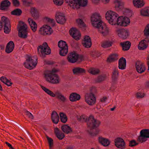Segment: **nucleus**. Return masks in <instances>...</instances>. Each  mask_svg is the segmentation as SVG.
<instances>
[{
  "label": "nucleus",
  "mask_w": 149,
  "mask_h": 149,
  "mask_svg": "<svg viewBox=\"0 0 149 149\" xmlns=\"http://www.w3.org/2000/svg\"><path fill=\"white\" fill-rule=\"evenodd\" d=\"M46 137L48 141L49 148L50 149H51L54 146L53 140L52 138L49 137L47 135L46 136Z\"/></svg>",
  "instance_id": "nucleus-50"
},
{
  "label": "nucleus",
  "mask_w": 149,
  "mask_h": 149,
  "mask_svg": "<svg viewBox=\"0 0 149 149\" xmlns=\"http://www.w3.org/2000/svg\"><path fill=\"white\" fill-rule=\"evenodd\" d=\"M118 68L119 69L124 70L126 66V60L123 57L120 58L118 61Z\"/></svg>",
  "instance_id": "nucleus-27"
},
{
  "label": "nucleus",
  "mask_w": 149,
  "mask_h": 149,
  "mask_svg": "<svg viewBox=\"0 0 149 149\" xmlns=\"http://www.w3.org/2000/svg\"><path fill=\"white\" fill-rule=\"evenodd\" d=\"M0 80L4 84H5L6 81L8 79L5 77L2 76L0 78Z\"/></svg>",
  "instance_id": "nucleus-63"
},
{
  "label": "nucleus",
  "mask_w": 149,
  "mask_h": 149,
  "mask_svg": "<svg viewBox=\"0 0 149 149\" xmlns=\"http://www.w3.org/2000/svg\"><path fill=\"white\" fill-rule=\"evenodd\" d=\"M136 68L137 72L140 73L144 72L146 70L145 65L139 61H137L136 63Z\"/></svg>",
  "instance_id": "nucleus-18"
},
{
  "label": "nucleus",
  "mask_w": 149,
  "mask_h": 149,
  "mask_svg": "<svg viewBox=\"0 0 149 149\" xmlns=\"http://www.w3.org/2000/svg\"><path fill=\"white\" fill-rule=\"evenodd\" d=\"M15 47L14 42L12 41L9 42L6 47L5 52L8 54L11 52L13 50Z\"/></svg>",
  "instance_id": "nucleus-25"
},
{
  "label": "nucleus",
  "mask_w": 149,
  "mask_h": 149,
  "mask_svg": "<svg viewBox=\"0 0 149 149\" xmlns=\"http://www.w3.org/2000/svg\"><path fill=\"white\" fill-rule=\"evenodd\" d=\"M148 46V45L143 42V41H141L138 45V47L139 50H144L146 49Z\"/></svg>",
  "instance_id": "nucleus-41"
},
{
  "label": "nucleus",
  "mask_w": 149,
  "mask_h": 149,
  "mask_svg": "<svg viewBox=\"0 0 149 149\" xmlns=\"http://www.w3.org/2000/svg\"><path fill=\"white\" fill-rule=\"evenodd\" d=\"M83 46L85 47H90L92 45L91 38L88 36H85L84 38V42L82 43Z\"/></svg>",
  "instance_id": "nucleus-20"
},
{
  "label": "nucleus",
  "mask_w": 149,
  "mask_h": 149,
  "mask_svg": "<svg viewBox=\"0 0 149 149\" xmlns=\"http://www.w3.org/2000/svg\"><path fill=\"white\" fill-rule=\"evenodd\" d=\"M55 4L58 6L62 5L63 3V0H53Z\"/></svg>",
  "instance_id": "nucleus-54"
},
{
  "label": "nucleus",
  "mask_w": 149,
  "mask_h": 149,
  "mask_svg": "<svg viewBox=\"0 0 149 149\" xmlns=\"http://www.w3.org/2000/svg\"><path fill=\"white\" fill-rule=\"evenodd\" d=\"M40 34L44 35H50L53 32L52 29L50 26L47 25H44L42 28L39 30Z\"/></svg>",
  "instance_id": "nucleus-12"
},
{
  "label": "nucleus",
  "mask_w": 149,
  "mask_h": 149,
  "mask_svg": "<svg viewBox=\"0 0 149 149\" xmlns=\"http://www.w3.org/2000/svg\"><path fill=\"white\" fill-rule=\"evenodd\" d=\"M70 35L77 40L80 39L81 33L76 28H72L69 31Z\"/></svg>",
  "instance_id": "nucleus-13"
},
{
  "label": "nucleus",
  "mask_w": 149,
  "mask_h": 149,
  "mask_svg": "<svg viewBox=\"0 0 149 149\" xmlns=\"http://www.w3.org/2000/svg\"><path fill=\"white\" fill-rule=\"evenodd\" d=\"M139 143H136L134 140H133L129 141V146L130 147H134L138 144Z\"/></svg>",
  "instance_id": "nucleus-55"
},
{
  "label": "nucleus",
  "mask_w": 149,
  "mask_h": 149,
  "mask_svg": "<svg viewBox=\"0 0 149 149\" xmlns=\"http://www.w3.org/2000/svg\"><path fill=\"white\" fill-rule=\"evenodd\" d=\"M25 112L26 113V115L28 116L29 118H30L32 119H33L34 116L30 112L27 110H26L25 111Z\"/></svg>",
  "instance_id": "nucleus-60"
},
{
  "label": "nucleus",
  "mask_w": 149,
  "mask_h": 149,
  "mask_svg": "<svg viewBox=\"0 0 149 149\" xmlns=\"http://www.w3.org/2000/svg\"><path fill=\"white\" fill-rule=\"evenodd\" d=\"M78 54L75 51H73L69 53L67 57V59L69 62L74 63L78 60Z\"/></svg>",
  "instance_id": "nucleus-11"
},
{
  "label": "nucleus",
  "mask_w": 149,
  "mask_h": 149,
  "mask_svg": "<svg viewBox=\"0 0 149 149\" xmlns=\"http://www.w3.org/2000/svg\"><path fill=\"white\" fill-rule=\"evenodd\" d=\"M87 118L85 116H81L78 118V120L81 122H86L88 121Z\"/></svg>",
  "instance_id": "nucleus-56"
},
{
  "label": "nucleus",
  "mask_w": 149,
  "mask_h": 149,
  "mask_svg": "<svg viewBox=\"0 0 149 149\" xmlns=\"http://www.w3.org/2000/svg\"><path fill=\"white\" fill-rule=\"evenodd\" d=\"M88 72L93 75H96L99 74L100 70L97 68H91L88 70Z\"/></svg>",
  "instance_id": "nucleus-40"
},
{
  "label": "nucleus",
  "mask_w": 149,
  "mask_h": 149,
  "mask_svg": "<svg viewBox=\"0 0 149 149\" xmlns=\"http://www.w3.org/2000/svg\"><path fill=\"white\" fill-rule=\"evenodd\" d=\"M119 72L117 69L115 68L112 72L111 75L112 81L114 84H115L117 81L118 77Z\"/></svg>",
  "instance_id": "nucleus-24"
},
{
  "label": "nucleus",
  "mask_w": 149,
  "mask_h": 149,
  "mask_svg": "<svg viewBox=\"0 0 149 149\" xmlns=\"http://www.w3.org/2000/svg\"><path fill=\"white\" fill-rule=\"evenodd\" d=\"M85 100L86 102L89 105H93L95 103L96 98L94 96H90L89 94H86Z\"/></svg>",
  "instance_id": "nucleus-17"
},
{
  "label": "nucleus",
  "mask_w": 149,
  "mask_h": 149,
  "mask_svg": "<svg viewBox=\"0 0 149 149\" xmlns=\"http://www.w3.org/2000/svg\"><path fill=\"white\" fill-rule=\"evenodd\" d=\"M44 62L45 64L52 65L54 63V62L52 61L44 60Z\"/></svg>",
  "instance_id": "nucleus-62"
},
{
  "label": "nucleus",
  "mask_w": 149,
  "mask_h": 149,
  "mask_svg": "<svg viewBox=\"0 0 149 149\" xmlns=\"http://www.w3.org/2000/svg\"><path fill=\"white\" fill-rule=\"evenodd\" d=\"M45 19L46 21L48 22H49L51 23H54V20L53 19H51L48 17H45Z\"/></svg>",
  "instance_id": "nucleus-64"
},
{
  "label": "nucleus",
  "mask_w": 149,
  "mask_h": 149,
  "mask_svg": "<svg viewBox=\"0 0 149 149\" xmlns=\"http://www.w3.org/2000/svg\"><path fill=\"white\" fill-rule=\"evenodd\" d=\"M87 131L92 136H95L98 134L99 132V130L98 129H97L95 132H92L91 130L90 131L88 130H87Z\"/></svg>",
  "instance_id": "nucleus-57"
},
{
  "label": "nucleus",
  "mask_w": 149,
  "mask_h": 149,
  "mask_svg": "<svg viewBox=\"0 0 149 149\" xmlns=\"http://www.w3.org/2000/svg\"><path fill=\"white\" fill-rule=\"evenodd\" d=\"M133 3L134 6L137 8H141L145 4L143 1L140 0H133Z\"/></svg>",
  "instance_id": "nucleus-32"
},
{
  "label": "nucleus",
  "mask_w": 149,
  "mask_h": 149,
  "mask_svg": "<svg viewBox=\"0 0 149 149\" xmlns=\"http://www.w3.org/2000/svg\"><path fill=\"white\" fill-rule=\"evenodd\" d=\"M140 14L142 16L149 17V7H145L141 9Z\"/></svg>",
  "instance_id": "nucleus-34"
},
{
  "label": "nucleus",
  "mask_w": 149,
  "mask_h": 149,
  "mask_svg": "<svg viewBox=\"0 0 149 149\" xmlns=\"http://www.w3.org/2000/svg\"><path fill=\"white\" fill-rule=\"evenodd\" d=\"M13 4L15 7H18L20 5L19 1L17 0H12Z\"/></svg>",
  "instance_id": "nucleus-58"
},
{
  "label": "nucleus",
  "mask_w": 149,
  "mask_h": 149,
  "mask_svg": "<svg viewBox=\"0 0 149 149\" xmlns=\"http://www.w3.org/2000/svg\"><path fill=\"white\" fill-rule=\"evenodd\" d=\"M118 55L116 54H113L111 55L109 57L107 58V61L108 62H112L117 60L118 58Z\"/></svg>",
  "instance_id": "nucleus-38"
},
{
  "label": "nucleus",
  "mask_w": 149,
  "mask_h": 149,
  "mask_svg": "<svg viewBox=\"0 0 149 149\" xmlns=\"http://www.w3.org/2000/svg\"><path fill=\"white\" fill-rule=\"evenodd\" d=\"M29 0H22L23 5L26 6H29L32 4V1H29Z\"/></svg>",
  "instance_id": "nucleus-53"
},
{
  "label": "nucleus",
  "mask_w": 149,
  "mask_h": 149,
  "mask_svg": "<svg viewBox=\"0 0 149 149\" xmlns=\"http://www.w3.org/2000/svg\"><path fill=\"white\" fill-rule=\"evenodd\" d=\"M56 96L58 99L60 100L63 102H65L66 99L65 97L59 91H57L55 93Z\"/></svg>",
  "instance_id": "nucleus-36"
},
{
  "label": "nucleus",
  "mask_w": 149,
  "mask_h": 149,
  "mask_svg": "<svg viewBox=\"0 0 149 149\" xmlns=\"http://www.w3.org/2000/svg\"><path fill=\"white\" fill-rule=\"evenodd\" d=\"M81 98L80 95L76 93H71L69 96V99L72 102H74L79 100Z\"/></svg>",
  "instance_id": "nucleus-28"
},
{
  "label": "nucleus",
  "mask_w": 149,
  "mask_h": 149,
  "mask_svg": "<svg viewBox=\"0 0 149 149\" xmlns=\"http://www.w3.org/2000/svg\"><path fill=\"white\" fill-rule=\"evenodd\" d=\"M141 132L146 138H149V129H143L140 131Z\"/></svg>",
  "instance_id": "nucleus-48"
},
{
  "label": "nucleus",
  "mask_w": 149,
  "mask_h": 149,
  "mask_svg": "<svg viewBox=\"0 0 149 149\" xmlns=\"http://www.w3.org/2000/svg\"><path fill=\"white\" fill-rule=\"evenodd\" d=\"M58 71V70L54 68L52 69L50 72L46 74L45 77L47 81L52 84H59L60 79L58 75L56 74V73Z\"/></svg>",
  "instance_id": "nucleus-1"
},
{
  "label": "nucleus",
  "mask_w": 149,
  "mask_h": 149,
  "mask_svg": "<svg viewBox=\"0 0 149 149\" xmlns=\"http://www.w3.org/2000/svg\"><path fill=\"white\" fill-rule=\"evenodd\" d=\"M61 130L63 132L67 134L72 132V128L67 125H63L61 127Z\"/></svg>",
  "instance_id": "nucleus-31"
},
{
  "label": "nucleus",
  "mask_w": 149,
  "mask_h": 149,
  "mask_svg": "<svg viewBox=\"0 0 149 149\" xmlns=\"http://www.w3.org/2000/svg\"><path fill=\"white\" fill-rule=\"evenodd\" d=\"M61 121L63 123H65L67 121V117L66 115L63 112L59 114Z\"/></svg>",
  "instance_id": "nucleus-44"
},
{
  "label": "nucleus",
  "mask_w": 149,
  "mask_h": 149,
  "mask_svg": "<svg viewBox=\"0 0 149 149\" xmlns=\"http://www.w3.org/2000/svg\"><path fill=\"white\" fill-rule=\"evenodd\" d=\"M10 2L8 0H4L2 1L0 5V9L2 10H7L8 8L10 6Z\"/></svg>",
  "instance_id": "nucleus-19"
},
{
  "label": "nucleus",
  "mask_w": 149,
  "mask_h": 149,
  "mask_svg": "<svg viewBox=\"0 0 149 149\" xmlns=\"http://www.w3.org/2000/svg\"><path fill=\"white\" fill-rule=\"evenodd\" d=\"M95 28L97 29L99 33L103 36H106L109 34V29L104 23Z\"/></svg>",
  "instance_id": "nucleus-9"
},
{
  "label": "nucleus",
  "mask_w": 149,
  "mask_h": 149,
  "mask_svg": "<svg viewBox=\"0 0 149 149\" xmlns=\"http://www.w3.org/2000/svg\"><path fill=\"white\" fill-rule=\"evenodd\" d=\"M22 13V11L20 9L16 8L11 11V14L12 15L19 16L21 15Z\"/></svg>",
  "instance_id": "nucleus-42"
},
{
  "label": "nucleus",
  "mask_w": 149,
  "mask_h": 149,
  "mask_svg": "<svg viewBox=\"0 0 149 149\" xmlns=\"http://www.w3.org/2000/svg\"><path fill=\"white\" fill-rule=\"evenodd\" d=\"M116 22V24L123 26V16L118 17Z\"/></svg>",
  "instance_id": "nucleus-46"
},
{
  "label": "nucleus",
  "mask_w": 149,
  "mask_h": 149,
  "mask_svg": "<svg viewBox=\"0 0 149 149\" xmlns=\"http://www.w3.org/2000/svg\"><path fill=\"white\" fill-rule=\"evenodd\" d=\"M2 20L4 23V32L6 34H8L11 30V25L9 20L5 16L2 17Z\"/></svg>",
  "instance_id": "nucleus-10"
},
{
  "label": "nucleus",
  "mask_w": 149,
  "mask_h": 149,
  "mask_svg": "<svg viewBox=\"0 0 149 149\" xmlns=\"http://www.w3.org/2000/svg\"><path fill=\"white\" fill-rule=\"evenodd\" d=\"M112 42L108 41L103 42L101 43V46L104 48H107L111 47Z\"/></svg>",
  "instance_id": "nucleus-43"
},
{
  "label": "nucleus",
  "mask_w": 149,
  "mask_h": 149,
  "mask_svg": "<svg viewBox=\"0 0 149 149\" xmlns=\"http://www.w3.org/2000/svg\"><path fill=\"white\" fill-rule=\"evenodd\" d=\"M51 118L53 123L55 124L58 123L59 121V117L58 114L55 111H53L52 112Z\"/></svg>",
  "instance_id": "nucleus-23"
},
{
  "label": "nucleus",
  "mask_w": 149,
  "mask_h": 149,
  "mask_svg": "<svg viewBox=\"0 0 149 149\" xmlns=\"http://www.w3.org/2000/svg\"><path fill=\"white\" fill-rule=\"evenodd\" d=\"M31 12L32 16L34 19H38L39 17V14L38 12L35 8H31Z\"/></svg>",
  "instance_id": "nucleus-35"
},
{
  "label": "nucleus",
  "mask_w": 149,
  "mask_h": 149,
  "mask_svg": "<svg viewBox=\"0 0 149 149\" xmlns=\"http://www.w3.org/2000/svg\"><path fill=\"white\" fill-rule=\"evenodd\" d=\"M147 139L143 134L140 132V135L139 136L137 141L139 142L142 143L145 142L147 140Z\"/></svg>",
  "instance_id": "nucleus-47"
},
{
  "label": "nucleus",
  "mask_w": 149,
  "mask_h": 149,
  "mask_svg": "<svg viewBox=\"0 0 149 149\" xmlns=\"http://www.w3.org/2000/svg\"><path fill=\"white\" fill-rule=\"evenodd\" d=\"M28 21L32 30L33 32H35L37 28V25L36 22L31 18H29Z\"/></svg>",
  "instance_id": "nucleus-33"
},
{
  "label": "nucleus",
  "mask_w": 149,
  "mask_h": 149,
  "mask_svg": "<svg viewBox=\"0 0 149 149\" xmlns=\"http://www.w3.org/2000/svg\"><path fill=\"white\" fill-rule=\"evenodd\" d=\"M115 8L117 11H120L124 8V4L122 0H115Z\"/></svg>",
  "instance_id": "nucleus-21"
},
{
  "label": "nucleus",
  "mask_w": 149,
  "mask_h": 149,
  "mask_svg": "<svg viewBox=\"0 0 149 149\" xmlns=\"http://www.w3.org/2000/svg\"><path fill=\"white\" fill-rule=\"evenodd\" d=\"M100 123V121L94 118L92 116H89L87 121L88 128L91 130L96 128L98 127Z\"/></svg>",
  "instance_id": "nucleus-6"
},
{
  "label": "nucleus",
  "mask_w": 149,
  "mask_h": 149,
  "mask_svg": "<svg viewBox=\"0 0 149 149\" xmlns=\"http://www.w3.org/2000/svg\"><path fill=\"white\" fill-rule=\"evenodd\" d=\"M106 74L99 75L98 76L97 78L95 79V81L96 83H101L106 79Z\"/></svg>",
  "instance_id": "nucleus-37"
},
{
  "label": "nucleus",
  "mask_w": 149,
  "mask_h": 149,
  "mask_svg": "<svg viewBox=\"0 0 149 149\" xmlns=\"http://www.w3.org/2000/svg\"><path fill=\"white\" fill-rule=\"evenodd\" d=\"M27 28V25L24 22L19 21L17 27L19 37L22 38H26L28 37Z\"/></svg>",
  "instance_id": "nucleus-2"
},
{
  "label": "nucleus",
  "mask_w": 149,
  "mask_h": 149,
  "mask_svg": "<svg viewBox=\"0 0 149 149\" xmlns=\"http://www.w3.org/2000/svg\"><path fill=\"white\" fill-rule=\"evenodd\" d=\"M144 96V94L143 93L138 92L136 93V96L138 98H142Z\"/></svg>",
  "instance_id": "nucleus-59"
},
{
  "label": "nucleus",
  "mask_w": 149,
  "mask_h": 149,
  "mask_svg": "<svg viewBox=\"0 0 149 149\" xmlns=\"http://www.w3.org/2000/svg\"><path fill=\"white\" fill-rule=\"evenodd\" d=\"M91 19L92 24L95 28L103 23L101 20V17L99 14H93L91 16Z\"/></svg>",
  "instance_id": "nucleus-8"
},
{
  "label": "nucleus",
  "mask_w": 149,
  "mask_h": 149,
  "mask_svg": "<svg viewBox=\"0 0 149 149\" xmlns=\"http://www.w3.org/2000/svg\"><path fill=\"white\" fill-rule=\"evenodd\" d=\"M78 60L79 62H81L84 60V56L82 55H81L79 56V55L78 56Z\"/></svg>",
  "instance_id": "nucleus-61"
},
{
  "label": "nucleus",
  "mask_w": 149,
  "mask_h": 149,
  "mask_svg": "<svg viewBox=\"0 0 149 149\" xmlns=\"http://www.w3.org/2000/svg\"><path fill=\"white\" fill-rule=\"evenodd\" d=\"M54 133L57 138L59 140H62L65 136L64 134L60 131L56 127L54 130Z\"/></svg>",
  "instance_id": "nucleus-29"
},
{
  "label": "nucleus",
  "mask_w": 149,
  "mask_h": 149,
  "mask_svg": "<svg viewBox=\"0 0 149 149\" xmlns=\"http://www.w3.org/2000/svg\"><path fill=\"white\" fill-rule=\"evenodd\" d=\"M56 19L57 22L61 24H63L66 21L64 14L60 12H56L55 15Z\"/></svg>",
  "instance_id": "nucleus-15"
},
{
  "label": "nucleus",
  "mask_w": 149,
  "mask_h": 149,
  "mask_svg": "<svg viewBox=\"0 0 149 149\" xmlns=\"http://www.w3.org/2000/svg\"><path fill=\"white\" fill-rule=\"evenodd\" d=\"M130 23L129 19L127 17H123V26H125L129 25Z\"/></svg>",
  "instance_id": "nucleus-52"
},
{
  "label": "nucleus",
  "mask_w": 149,
  "mask_h": 149,
  "mask_svg": "<svg viewBox=\"0 0 149 149\" xmlns=\"http://www.w3.org/2000/svg\"><path fill=\"white\" fill-rule=\"evenodd\" d=\"M118 36L123 39H126L129 36V32L127 29H120L116 31Z\"/></svg>",
  "instance_id": "nucleus-16"
},
{
  "label": "nucleus",
  "mask_w": 149,
  "mask_h": 149,
  "mask_svg": "<svg viewBox=\"0 0 149 149\" xmlns=\"http://www.w3.org/2000/svg\"><path fill=\"white\" fill-rule=\"evenodd\" d=\"M41 88L46 93L49 95L51 97H54L56 96L55 93H54L49 89L46 88L45 87L41 86Z\"/></svg>",
  "instance_id": "nucleus-39"
},
{
  "label": "nucleus",
  "mask_w": 149,
  "mask_h": 149,
  "mask_svg": "<svg viewBox=\"0 0 149 149\" xmlns=\"http://www.w3.org/2000/svg\"><path fill=\"white\" fill-rule=\"evenodd\" d=\"M76 22L78 25L80 27H85L86 26L84 22L82 20L80 19H78L76 20Z\"/></svg>",
  "instance_id": "nucleus-49"
},
{
  "label": "nucleus",
  "mask_w": 149,
  "mask_h": 149,
  "mask_svg": "<svg viewBox=\"0 0 149 149\" xmlns=\"http://www.w3.org/2000/svg\"><path fill=\"white\" fill-rule=\"evenodd\" d=\"M97 93V90L95 87H92L90 89L89 92L86 93V94H89L90 96L95 97V95Z\"/></svg>",
  "instance_id": "nucleus-45"
},
{
  "label": "nucleus",
  "mask_w": 149,
  "mask_h": 149,
  "mask_svg": "<svg viewBox=\"0 0 149 149\" xmlns=\"http://www.w3.org/2000/svg\"><path fill=\"white\" fill-rule=\"evenodd\" d=\"M118 16V14L116 13L111 10L107 11L105 15L106 19L109 21V23L112 25L116 24Z\"/></svg>",
  "instance_id": "nucleus-5"
},
{
  "label": "nucleus",
  "mask_w": 149,
  "mask_h": 149,
  "mask_svg": "<svg viewBox=\"0 0 149 149\" xmlns=\"http://www.w3.org/2000/svg\"><path fill=\"white\" fill-rule=\"evenodd\" d=\"M58 47L60 48L59 54L62 56H65L68 52V47L66 42L63 40L59 41L58 43Z\"/></svg>",
  "instance_id": "nucleus-7"
},
{
  "label": "nucleus",
  "mask_w": 149,
  "mask_h": 149,
  "mask_svg": "<svg viewBox=\"0 0 149 149\" xmlns=\"http://www.w3.org/2000/svg\"><path fill=\"white\" fill-rule=\"evenodd\" d=\"M72 72L74 74L78 75L85 73L86 70L84 69L79 67H76L73 68Z\"/></svg>",
  "instance_id": "nucleus-26"
},
{
  "label": "nucleus",
  "mask_w": 149,
  "mask_h": 149,
  "mask_svg": "<svg viewBox=\"0 0 149 149\" xmlns=\"http://www.w3.org/2000/svg\"><path fill=\"white\" fill-rule=\"evenodd\" d=\"M120 45L122 47L123 50L127 51L130 49L131 43L130 41H126L124 42H121L120 43Z\"/></svg>",
  "instance_id": "nucleus-30"
},
{
  "label": "nucleus",
  "mask_w": 149,
  "mask_h": 149,
  "mask_svg": "<svg viewBox=\"0 0 149 149\" xmlns=\"http://www.w3.org/2000/svg\"><path fill=\"white\" fill-rule=\"evenodd\" d=\"M115 146L118 148L124 149L125 147V143L124 140L120 137L116 138L114 141Z\"/></svg>",
  "instance_id": "nucleus-14"
},
{
  "label": "nucleus",
  "mask_w": 149,
  "mask_h": 149,
  "mask_svg": "<svg viewBox=\"0 0 149 149\" xmlns=\"http://www.w3.org/2000/svg\"><path fill=\"white\" fill-rule=\"evenodd\" d=\"M26 60V62L24 63L25 67L29 70H31L35 68L37 63V58L29 56Z\"/></svg>",
  "instance_id": "nucleus-4"
},
{
  "label": "nucleus",
  "mask_w": 149,
  "mask_h": 149,
  "mask_svg": "<svg viewBox=\"0 0 149 149\" xmlns=\"http://www.w3.org/2000/svg\"><path fill=\"white\" fill-rule=\"evenodd\" d=\"M143 33L144 35L146 37L149 36V24H148L145 27Z\"/></svg>",
  "instance_id": "nucleus-51"
},
{
  "label": "nucleus",
  "mask_w": 149,
  "mask_h": 149,
  "mask_svg": "<svg viewBox=\"0 0 149 149\" xmlns=\"http://www.w3.org/2000/svg\"><path fill=\"white\" fill-rule=\"evenodd\" d=\"M38 54L43 58L45 57L46 55L50 54L51 50L48 46L47 42H45L42 45H40L38 47Z\"/></svg>",
  "instance_id": "nucleus-3"
},
{
  "label": "nucleus",
  "mask_w": 149,
  "mask_h": 149,
  "mask_svg": "<svg viewBox=\"0 0 149 149\" xmlns=\"http://www.w3.org/2000/svg\"><path fill=\"white\" fill-rule=\"evenodd\" d=\"M99 143L104 146H108L110 143L111 142L107 139L100 136L98 137Z\"/></svg>",
  "instance_id": "nucleus-22"
}]
</instances>
